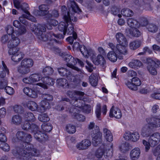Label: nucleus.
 I'll return each instance as SVG.
<instances>
[{
    "label": "nucleus",
    "mask_w": 160,
    "mask_h": 160,
    "mask_svg": "<svg viewBox=\"0 0 160 160\" xmlns=\"http://www.w3.org/2000/svg\"><path fill=\"white\" fill-rule=\"evenodd\" d=\"M95 113L97 117L99 119L101 115V107L99 103L97 104L96 106Z\"/></svg>",
    "instance_id": "obj_60"
},
{
    "label": "nucleus",
    "mask_w": 160,
    "mask_h": 160,
    "mask_svg": "<svg viewBox=\"0 0 160 160\" xmlns=\"http://www.w3.org/2000/svg\"><path fill=\"white\" fill-rule=\"evenodd\" d=\"M8 81L5 79H0V89H3L8 84Z\"/></svg>",
    "instance_id": "obj_62"
},
{
    "label": "nucleus",
    "mask_w": 160,
    "mask_h": 160,
    "mask_svg": "<svg viewBox=\"0 0 160 160\" xmlns=\"http://www.w3.org/2000/svg\"><path fill=\"white\" fill-rule=\"evenodd\" d=\"M38 119L42 122H46L49 120L50 119L48 115L45 113L41 114L38 117Z\"/></svg>",
    "instance_id": "obj_54"
},
{
    "label": "nucleus",
    "mask_w": 160,
    "mask_h": 160,
    "mask_svg": "<svg viewBox=\"0 0 160 160\" xmlns=\"http://www.w3.org/2000/svg\"><path fill=\"white\" fill-rule=\"evenodd\" d=\"M115 52L112 51H109L108 54V58L111 62H115L117 60V54Z\"/></svg>",
    "instance_id": "obj_36"
},
{
    "label": "nucleus",
    "mask_w": 160,
    "mask_h": 160,
    "mask_svg": "<svg viewBox=\"0 0 160 160\" xmlns=\"http://www.w3.org/2000/svg\"><path fill=\"white\" fill-rule=\"evenodd\" d=\"M112 145L110 146L111 148L109 149L108 148L107 146V148H105L104 151V156H106L108 158H111L113 155V149L112 148Z\"/></svg>",
    "instance_id": "obj_46"
},
{
    "label": "nucleus",
    "mask_w": 160,
    "mask_h": 160,
    "mask_svg": "<svg viewBox=\"0 0 160 160\" xmlns=\"http://www.w3.org/2000/svg\"><path fill=\"white\" fill-rule=\"evenodd\" d=\"M125 83L129 88L135 91L138 89L137 87L141 85V82L138 78L134 77L132 79L131 82L127 81Z\"/></svg>",
    "instance_id": "obj_12"
},
{
    "label": "nucleus",
    "mask_w": 160,
    "mask_h": 160,
    "mask_svg": "<svg viewBox=\"0 0 160 160\" xmlns=\"http://www.w3.org/2000/svg\"><path fill=\"white\" fill-rule=\"evenodd\" d=\"M29 9V8L28 5L26 3H24L21 4L18 9L22 10L26 14L30 15V13L28 11Z\"/></svg>",
    "instance_id": "obj_45"
},
{
    "label": "nucleus",
    "mask_w": 160,
    "mask_h": 160,
    "mask_svg": "<svg viewBox=\"0 0 160 160\" xmlns=\"http://www.w3.org/2000/svg\"><path fill=\"white\" fill-rule=\"evenodd\" d=\"M58 28L59 31L63 32V34H61L63 35L64 31H65L66 32L64 36L66 34L68 35L72 34V36H70L66 39L70 44H72L74 40L76 39L77 38L76 33L74 32V26L72 24L67 25L64 22H61L58 25Z\"/></svg>",
    "instance_id": "obj_3"
},
{
    "label": "nucleus",
    "mask_w": 160,
    "mask_h": 160,
    "mask_svg": "<svg viewBox=\"0 0 160 160\" xmlns=\"http://www.w3.org/2000/svg\"><path fill=\"white\" fill-rule=\"evenodd\" d=\"M8 53L10 55H12L11 59L14 62H19L24 56V54L20 51L18 48L9 49Z\"/></svg>",
    "instance_id": "obj_8"
},
{
    "label": "nucleus",
    "mask_w": 160,
    "mask_h": 160,
    "mask_svg": "<svg viewBox=\"0 0 160 160\" xmlns=\"http://www.w3.org/2000/svg\"><path fill=\"white\" fill-rule=\"evenodd\" d=\"M148 65L147 69L149 72L152 75H155L157 74L156 69V62L151 59L149 58L147 60Z\"/></svg>",
    "instance_id": "obj_15"
},
{
    "label": "nucleus",
    "mask_w": 160,
    "mask_h": 160,
    "mask_svg": "<svg viewBox=\"0 0 160 160\" xmlns=\"http://www.w3.org/2000/svg\"><path fill=\"white\" fill-rule=\"evenodd\" d=\"M91 145V141L88 139H84L78 143L76 148L79 150H83L87 149Z\"/></svg>",
    "instance_id": "obj_19"
},
{
    "label": "nucleus",
    "mask_w": 160,
    "mask_h": 160,
    "mask_svg": "<svg viewBox=\"0 0 160 160\" xmlns=\"http://www.w3.org/2000/svg\"><path fill=\"white\" fill-rule=\"evenodd\" d=\"M121 13L123 15L126 17H130L133 15L132 11L127 8L122 9L121 11Z\"/></svg>",
    "instance_id": "obj_47"
},
{
    "label": "nucleus",
    "mask_w": 160,
    "mask_h": 160,
    "mask_svg": "<svg viewBox=\"0 0 160 160\" xmlns=\"http://www.w3.org/2000/svg\"><path fill=\"white\" fill-rule=\"evenodd\" d=\"M63 58L67 62V66L78 72L80 71L81 70L75 66L77 62L81 66H84L83 62L82 61L78 59L74 58L70 55L65 54L63 57Z\"/></svg>",
    "instance_id": "obj_4"
},
{
    "label": "nucleus",
    "mask_w": 160,
    "mask_h": 160,
    "mask_svg": "<svg viewBox=\"0 0 160 160\" xmlns=\"http://www.w3.org/2000/svg\"><path fill=\"white\" fill-rule=\"evenodd\" d=\"M39 10H36L33 11V14L36 16H43L48 14L49 13V9L48 5L42 4L38 7Z\"/></svg>",
    "instance_id": "obj_11"
},
{
    "label": "nucleus",
    "mask_w": 160,
    "mask_h": 160,
    "mask_svg": "<svg viewBox=\"0 0 160 160\" xmlns=\"http://www.w3.org/2000/svg\"><path fill=\"white\" fill-rule=\"evenodd\" d=\"M6 30L7 31V33L10 36L11 35L14 34H12L14 33V29L13 27L11 26H8L6 28Z\"/></svg>",
    "instance_id": "obj_64"
},
{
    "label": "nucleus",
    "mask_w": 160,
    "mask_h": 160,
    "mask_svg": "<svg viewBox=\"0 0 160 160\" xmlns=\"http://www.w3.org/2000/svg\"><path fill=\"white\" fill-rule=\"evenodd\" d=\"M84 92L78 91H68L67 92V96L71 98H76V96H79L78 99H76L75 100L74 102L76 100H78V104L83 102L81 99L82 97L84 95Z\"/></svg>",
    "instance_id": "obj_14"
},
{
    "label": "nucleus",
    "mask_w": 160,
    "mask_h": 160,
    "mask_svg": "<svg viewBox=\"0 0 160 160\" xmlns=\"http://www.w3.org/2000/svg\"><path fill=\"white\" fill-rule=\"evenodd\" d=\"M22 120L21 117L19 115L13 116L12 118V122L14 124H20Z\"/></svg>",
    "instance_id": "obj_50"
},
{
    "label": "nucleus",
    "mask_w": 160,
    "mask_h": 160,
    "mask_svg": "<svg viewBox=\"0 0 160 160\" xmlns=\"http://www.w3.org/2000/svg\"><path fill=\"white\" fill-rule=\"evenodd\" d=\"M66 129L67 132L69 133L72 134L76 131L75 127L70 124L68 125L67 126Z\"/></svg>",
    "instance_id": "obj_56"
},
{
    "label": "nucleus",
    "mask_w": 160,
    "mask_h": 160,
    "mask_svg": "<svg viewBox=\"0 0 160 160\" xmlns=\"http://www.w3.org/2000/svg\"><path fill=\"white\" fill-rule=\"evenodd\" d=\"M93 63L96 65L99 64L104 66L106 64V61L103 57L101 55H98L97 58H92Z\"/></svg>",
    "instance_id": "obj_26"
},
{
    "label": "nucleus",
    "mask_w": 160,
    "mask_h": 160,
    "mask_svg": "<svg viewBox=\"0 0 160 160\" xmlns=\"http://www.w3.org/2000/svg\"><path fill=\"white\" fill-rule=\"evenodd\" d=\"M126 31L131 35L135 37H139L141 34V32L136 28L127 29Z\"/></svg>",
    "instance_id": "obj_34"
},
{
    "label": "nucleus",
    "mask_w": 160,
    "mask_h": 160,
    "mask_svg": "<svg viewBox=\"0 0 160 160\" xmlns=\"http://www.w3.org/2000/svg\"><path fill=\"white\" fill-rule=\"evenodd\" d=\"M34 138L38 141L42 142L46 141L48 139V136L44 133H42L41 131H37L34 134Z\"/></svg>",
    "instance_id": "obj_24"
},
{
    "label": "nucleus",
    "mask_w": 160,
    "mask_h": 160,
    "mask_svg": "<svg viewBox=\"0 0 160 160\" xmlns=\"http://www.w3.org/2000/svg\"><path fill=\"white\" fill-rule=\"evenodd\" d=\"M103 135L107 141L111 142L113 140L112 135L111 131L108 129L105 128L103 129Z\"/></svg>",
    "instance_id": "obj_30"
},
{
    "label": "nucleus",
    "mask_w": 160,
    "mask_h": 160,
    "mask_svg": "<svg viewBox=\"0 0 160 160\" xmlns=\"http://www.w3.org/2000/svg\"><path fill=\"white\" fill-rule=\"evenodd\" d=\"M78 100H76L75 103H73V106L75 107H72L71 108L70 112L72 113V116H74L75 118L79 121L83 122L85 120V117L82 115L80 114L78 112L80 111V108L83 107V104L82 102H79L78 104Z\"/></svg>",
    "instance_id": "obj_5"
},
{
    "label": "nucleus",
    "mask_w": 160,
    "mask_h": 160,
    "mask_svg": "<svg viewBox=\"0 0 160 160\" xmlns=\"http://www.w3.org/2000/svg\"><path fill=\"white\" fill-rule=\"evenodd\" d=\"M73 48L77 50H79L84 56L88 57L89 53L86 48L84 45H80L78 42H75L73 45Z\"/></svg>",
    "instance_id": "obj_18"
},
{
    "label": "nucleus",
    "mask_w": 160,
    "mask_h": 160,
    "mask_svg": "<svg viewBox=\"0 0 160 160\" xmlns=\"http://www.w3.org/2000/svg\"><path fill=\"white\" fill-rule=\"evenodd\" d=\"M23 91L25 94L31 98H35L38 96L37 92L29 88H24L23 89Z\"/></svg>",
    "instance_id": "obj_25"
},
{
    "label": "nucleus",
    "mask_w": 160,
    "mask_h": 160,
    "mask_svg": "<svg viewBox=\"0 0 160 160\" xmlns=\"http://www.w3.org/2000/svg\"><path fill=\"white\" fill-rule=\"evenodd\" d=\"M127 23L129 27L132 28L138 27L139 26L138 21L132 18H128L127 20Z\"/></svg>",
    "instance_id": "obj_38"
},
{
    "label": "nucleus",
    "mask_w": 160,
    "mask_h": 160,
    "mask_svg": "<svg viewBox=\"0 0 160 160\" xmlns=\"http://www.w3.org/2000/svg\"><path fill=\"white\" fill-rule=\"evenodd\" d=\"M16 136L18 139L23 142V148H15L12 151V153L15 156L19 157L23 160H36L32 158V156H38L40 154L39 151L33 148V146L30 144L32 140L31 135L23 131L18 132ZM40 160H49L44 158Z\"/></svg>",
    "instance_id": "obj_1"
},
{
    "label": "nucleus",
    "mask_w": 160,
    "mask_h": 160,
    "mask_svg": "<svg viewBox=\"0 0 160 160\" xmlns=\"http://www.w3.org/2000/svg\"><path fill=\"white\" fill-rule=\"evenodd\" d=\"M46 30V28L44 25L39 24L35 29V33L40 40L45 42L48 41V43L50 46L53 45L54 43L58 42L56 39L53 38V37L60 39H63L64 38V35L66 33V32L64 31L63 32V35L61 34L60 33L56 34L52 32L43 33V32H45Z\"/></svg>",
    "instance_id": "obj_2"
},
{
    "label": "nucleus",
    "mask_w": 160,
    "mask_h": 160,
    "mask_svg": "<svg viewBox=\"0 0 160 160\" xmlns=\"http://www.w3.org/2000/svg\"><path fill=\"white\" fill-rule=\"evenodd\" d=\"M4 90L7 93L10 95H13L14 93L13 88L9 86H6Z\"/></svg>",
    "instance_id": "obj_61"
},
{
    "label": "nucleus",
    "mask_w": 160,
    "mask_h": 160,
    "mask_svg": "<svg viewBox=\"0 0 160 160\" xmlns=\"http://www.w3.org/2000/svg\"><path fill=\"white\" fill-rule=\"evenodd\" d=\"M148 23V21L147 18L144 17H141L139 20V25L142 27L146 26Z\"/></svg>",
    "instance_id": "obj_59"
},
{
    "label": "nucleus",
    "mask_w": 160,
    "mask_h": 160,
    "mask_svg": "<svg viewBox=\"0 0 160 160\" xmlns=\"http://www.w3.org/2000/svg\"><path fill=\"white\" fill-rule=\"evenodd\" d=\"M57 83L59 86L63 87L64 88H67L68 87V84L67 80L64 78H60L57 80Z\"/></svg>",
    "instance_id": "obj_39"
},
{
    "label": "nucleus",
    "mask_w": 160,
    "mask_h": 160,
    "mask_svg": "<svg viewBox=\"0 0 160 160\" xmlns=\"http://www.w3.org/2000/svg\"><path fill=\"white\" fill-rule=\"evenodd\" d=\"M108 46L112 50L115 52L119 57H121V58L122 55L127 54L128 53L126 48L127 45L117 44L115 46L112 43H109Z\"/></svg>",
    "instance_id": "obj_7"
},
{
    "label": "nucleus",
    "mask_w": 160,
    "mask_h": 160,
    "mask_svg": "<svg viewBox=\"0 0 160 160\" xmlns=\"http://www.w3.org/2000/svg\"><path fill=\"white\" fill-rule=\"evenodd\" d=\"M24 120L28 121H34L36 118L33 114L29 112L26 113L24 116Z\"/></svg>",
    "instance_id": "obj_41"
},
{
    "label": "nucleus",
    "mask_w": 160,
    "mask_h": 160,
    "mask_svg": "<svg viewBox=\"0 0 160 160\" xmlns=\"http://www.w3.org/2000/svg\"><path fill=\"white\" fill-rule=\"evenodd\" d=\"M18 72L21 75H26L30 72V69L24 66L21 64L17 68Z\"/></svg>",
    "instance_id": "obj_33"
},
{
    "label": "nucleus",
    "mask_w": 160,
    "mask_h": 160,
    "mask_svg": "<svg viewBox=\"0 0 160 160\" xmlns=\"http://www.w3.org/2000/svg\"><path fill=\"white\" fill-rule=\"evenodd\" d=\"M116 38L119 44L128 45V42L125 37L121 32L117 33L116 35Z\"/></svg>",
    "instance_id": "obj_23"
},
{
    "label": "nucleus",
    "mask_w": 160,
    "mask_h": 160,
    "mask_svg": "<svg viewBox=\"0 0 160 160\" xmlns=\"http://www.w3.org/2000/svg\"><path fill=\"white\" fill-rule=\"evenodd\" d=\"M140 138L139 133L137 132H133L132 133L131 141L133 142L137 141Z\"/></svg>",
    "instance_id": "obj_55"
},
{
    "label": "nucleus",
    "mask_w": 160,
    "mask_h": 160,
    "mask_svg": "<svg viewBox=\"0 0 160 160\" xmlns=\"http://www.w3.org/2000/svg\"><path fill=\"white\" fill-rule=\"evenodd\" d=\"M109 116L110 117H115L117 118H120L122 116L121 111L118 108H114L112 106L110 111Z\"/></svg>",
    "instance_id": "obj_21"
},
{
    "label": "nucleus",
    "mask_w": 160,
    "mask_h": 160,
    "mask_svg": "<svg viewBox=\"0 0 160 160\" xmlns=\"http://www.w3.org/2000/svg\"><path fill=\"white\" fill-rule=\"evenodd\" d=\"M58 70L59 73L61 76H66L69 78L72 76L71 73L66 68L62 67L58 68Z\"/></svg>",
    "instance_id": "obj_28"
},
{
    "label": "nucleus",
    "mask_w": 160,
    "mask_h": 160,
    "mask_svg": "<svg viewBox=\"0 0 160 160\" xmlns=\"http://www.w3.org/2000/svg\"><path fill=\"white\" fill-rule=\"evenodd\" d=\"M121 151L123 152H125L129 149V144L128 142L122 143L119 147Z\"/></svg>",
    "instance_id": "obj_53"
},
{
    "label": "nucleus",
    "mask_w": 160,
    "mask_h": 160,
    "mask_svg": "<svg viewBox=\"0 0 160 160\" xmlns=\"http://www.w3.org/2000/svg\"><path fill=\"white\" fill-rule=\"evenodd\" d=\"M105 148H107V145H102L95 152V156L97 158H101L104 155Z\"/></svg>",
    "instance_id": "obj_35"
},
{
    "label": "nucleus",
    "mask_w": 160,
    "mask_h": 160,
    "mask_svg": "<svg viewBox=\"0 0 160 160\" xmlns=\"http://www.w3.org/2000/svg\"><path fill=\"white\" fill-rule=\"evenodd\" d=\"M21 64L24 66L30 69L33 65V60L30 58H25L23 59Z\"/></svg>",
    "instance_id": "obj_31"
},
{
    "label": "nucleus",
    "mask_w": 160,
    "mask_h": 160,
    "mask_svg": "<svg viewBox=\"0 0 160 160\" xmlns=\"http://www.w3.org/2000/svg\"><path fill=\"white\" fill-rule=\"evenodd\" d=\"M142 63L138 59H133L128 64L129 66L134 69L137 68L142 65Z\"/></svg>",
    "instance_id": "obj_32"
},
{
    "label": "nucleus",
    "mask_w": 160,
    "mask_h": 160,
    "mask_svg": "<svg viewBox=\"0 0 160 160\" xmlns=\"http://www.w3.org/2000/svg\"><path fill=\"white\" fill-rule=\"evenodd\" d=\"M42 129L46 132H50L52 129V127L50 123H43L41 126Z\"/></svg>",
    "instance_id": "obj_51"
},
{
    "label": "nucleus",
    "mask_w": 160,
    "mask_h": 160,
    "mask_svg": "<svg viewBox=\"0 0 160 160\" xmlns=\"http://www.w3.org/2000/svg\"><path fill=\"white\" fill-rule=\"evenodd\" d=\"M147 124L152 129L160 127V118L155 117L151 116L145 119Z\"/></svg>",
    "instance_id": "obj_10"
},
{
    "label": "nucleus",
    "mask_w": 160,
    "mask_h": 160,
    "mask_svg": "<svg viewBox=\"0 0 160 160\" xmlns=\"http://www.w3.org/2000/svg\"><path fill=\"white\" fill-rule=\"evenodd\" d=\"M92 138V143L95 146H97L100 144L102 141V134L99 132L98 127H96V129L92 130L91 132Z\"/></svg>",
    "instance_id": "obj_9"
},
{
    "label": "nucleus",
    "mask_w": 160,
    "mask_h": 160,
    "mask_svg": "<svg viewBox=\"0 0 160 160\" xmlns=\"http://www.w3.org/2000/svg\"><path fill=\"white\" fill-rule=\"evenodd\" d=\"M14 111L16 113H21L23 111V108L20 105H16L13 108Z\"/></svg>",
    "instance_id": "obj_63"
},
{
    "label": "nucleus",
    "mask_w": 160,
    "mask_h": 160,
    "mask_svg": "<svg viewBox=\"0 0 160 160\" xmlns=\"http://www.w3.org/2000/svg\"><path fill=\"white\" fill-rule=\"evenodd\" d=\"M51 103L49 102H46L45 100L42 101L41 102L40 106L37 107V111L40 112H43L47 109H49L51 108Z\"/></svg>",
    "instance_id": "obj_20"
},
{
    "label": "nucleus",
    "mask_w": 160,
    "mask_h": 160,
    "mask_svg": "<svg viewBox=\"0 0 160 160\" xmlns=\"http://www.w3.org/2000/svg\"><path fill=\"white\" fill-rule=\"evenodd\" d=\"M27 107L30 110L32 111L36 110L37 109L38 105L34 102L29 101L26 103Z\"/></svg>",
    "instance_id": "obj_40"
},
{
    "label": "nucleus",
    "mask_w": 160,
    "mask_h": 160,
    "mask_svg": "<svg viewBox=\"0 0 160 160\" xmlns=\"http://www.w3.org/2000/svg\"><path fill=\"white\" fill-rule=\"evenodd\" d=\"M71 7L72 8V10L73 11L74 13L73 14L75 13H80L82 12L81 10L79 8L78 6L74 1H72L71 2ZM74 16L75 17V15Z\"/></svg>",
    "instance_id": "obj_44"
},
{
    "label": "nucleus",
    "mask_w": 160,
    "mask_h": 160,
    "mask_svg": "<svg viewBox=\"0 0 160 160\" xmlns=\"http://www.w3.org/2000/svg\"><path fill=\"white\" fill-rule=\"evenodd\" d=\"M141 44V42L140 40H136L129 43V47L132 50H136L140 46Z\"/></svg>",
    "instance_id": "obj_37"
},
{
    "label": "nucleus",
    "mask_w": 160,
    "mask_h": 160,
    "mask_svg": "<svg viewBox=\"0 0 160 160\" xmlns=\"http://www.w3.org/2000/svg\"><path fill=\"white\" fill-rule=\"evenodd\" d=\"M9 70L5 64L4 61H2V64L0 65V77L3 78L6 76V73L8 74Z\"/></svg>",
    "instance_id": "obj_29"
},
{
    "label": "nucleus",
    "mask_w": 160,
    "mask_h": 160,
    "mask_svg": "<svg viewBox=\"0 0 160 160\" xmlns=\"http://www.w3.org/2000/svg\"><path fill=\"white\" fill-rule=\"evenodd\" d=\"M152 129L147 124H145L142 129L141 136L145 138L149 137L152 133L151 130Z\"/></svg>",
    "instance_id": "obj_22"
},
{
    "label": "nucleus",
    "mask_w": 160,
    "mask_h": 160,
    "mask_svg": "<svg viewBox=\"0 0 160 160\" xmlns=\"http://www.w3.org/2000/svg\"><path fill=\"white\" fill-rule=\"evenodd\" d=\"M2 132L0 133V143L2 142H5L7 141V137L4 135V133L6 132L5 130L3 128L2 131H1Z\"/></svg>",
    "instance_id": "obj_57"
},
{
    "label": "nucleus",
    "mask_w": 160,
    "mask_h": 160,
    "mask_svg": "<svg viewBox=\"0 0 160 160\" xmlns=\"http://www.w3.org/2000/svg\"><path fill=\"white\" fill-rule=\"evenodd\" d=\"M41 80L42 82L37 83V84L44 89H47L48 88L46 84L53 85L54 83L53 80L48 77L42 78Z\"/></svg>",
    "instance_id": "obj_16"
},
{
    "label": "nucleus",
    "mask_w": 160,
    "mask_h": 160,
    "mask_svg": "<svg viewBox=\"0 0 160 160\" xmlns=\"http://www.w3.org/2000/svg\"><path fill=\"white\" fill-rule=\"evenodd\" d=\"M151 147H154L160 142V133L155 132L151 134L148 139Z\"/></svg>",
    "instance_id": "obj_13"
},
{
    "label": "nucleus",
    "mask_w": 160,
    "mask_h": 160,
    "mask_svg": "<svg viewBox=\"0 0 160 160\" xmlns=\"http://www.w3.org/2000/svg\"><path fill=\"white\" fill-rule=\"evenodd\" d=\"M147 28L149 31L152 32H156L158 29V27L156 25L152 23L148 24Z\"/></svg>",
    "instance_id": "obj_49"
},
{
    "label": "nucleus",
    "mask_w": 160,
    "mask_h": 160,
    "mask_svg": "<svg viewBox=\"0 0 160 160\" xmlns=\"http://www.w3.org/2000/svg\"><path fill=\"white\" fill-rule=\"evenodd\" d=\"M67 8L65 6L61 7V11L63 15V18L64 22L67 25L72 24V21L75 22L77 21V18L74 16L75 14L67 12Z\"/></svg>",
    "instance_id": "obj_6"
},
{
    "label": "nucleus",
    "mask_w": 160,
    "mask_h": 160,
    "mask_svg": "<svg viewBox=\"0 0 160 160\" xmlns=\"http://www.w3.org/2000/svg\"><path fill=\"white\" fill-rule=\"evenodd\" d=\"M54 70L52 68L50 67H46L44 68L42 71V72L46 77H48V76L52 74Z\"/></svg>",
    "instance_id": "obj_43"
},
{
    "label": "nucleus",
    "mask_w": 160,
    "mask_h": 160,
    "mask_svg": "<svg viewBox=\"0 0 160 160\" xmlns=\"http://www.w3.org/2000/svg\"><path fill=\"white\" fill-rule=\"evenodd\" d=\"M89 81L93 86H95L97 84L98 80L94 74H91L89 77Z\"/></svg>",
    "instance_id": "obj_48"
},
{
    "label": "nucleus",
    "mask_w": 160,
    "mask_h": 160,
    "mask_svg": "<svg viewBox=\"0 0 160 160\" xmlns=\"http://www.w3.org/2000/svg\"><path fill=\"white\" fill-rule=\"evenodd\" d=\"M140 150L138 148L133 149L130 153V157L132 160H137L139 157Z\"/></svg>",
    "instance_id": "obj_27"
},
{
    "label": "nucleus",
    "mask_w": 160,
    "mask_h": 160,
    "mask_svg": "<svg viewBox=\"0 0 160 160\" xmlns=\"http://www.w3.org/2000/svg\"><path fill=\"white\" fill-rule=\"evenodd\" d=\"M32 84L41 80V76L39 74L35 73L30 75Z\"/></svg>",
    "instance_id": "obj_42"
},
{
    "label": "nucleus",
    "mask_w": 160,
    "mask_h": 160,
    "mask_svg": "<svg viewBox=\"0 0 160 160\" xmlns=\"http://www.w3.org/2000/svg\"><path fill=\"white\" fill-rule=\"evenodd\" d=\"M0 148L5 152H8L10 150V147L5 142H2L0 143Z\"/></svg>",
    "instance_id": "obj_58"
},
{
    "label": "nucleus",
    "mask_w": 160,
    "mask_h": 160,
    "mask_svg": "<svg viewBox=\"0 0 160 160\" xmlns=\"http://www.w3.org/2000/svg\"><path fill=\"white\" fill-rule=\"evenodd\" d=\"M42 98L43 99L42 101L45 100L46 102H49L53 100V96L49 94L44 93L42 94Z\"/></svg>",
    "instance_id": "obj_52"
},
{
    "label": "nucleus",
    "mask_w": 160,
    "mask_h": 160,
    "mask_svg": "<svg viewBox=\"0 0 160 160\" xmlns=\"http://www.w3.org/2000/svg\"><path fill=\"white\" fill-rule=\"evenodd\" d=\"M12 39L10 40L8 43V47L10 49L16 48L20 43V39L17 37H15L14 34L12 36Z\"/></svg>",
    "instance_id": "obj_17"
}]
</instances>
